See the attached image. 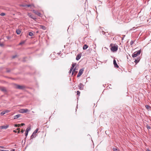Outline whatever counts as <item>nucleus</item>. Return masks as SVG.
I'll use <instances>...</instances> for the list:
<instances>
[{
	"label": "nucleus",
	"instance_id": "1",
	"mask_svg": "<svg viewBox=\"0 0 151 151\" xmlns=\"http://www.w3.org/2000/svg\"><path fill=\"white\" fill-rule=\"evenodd\" d=\"M113 45V44H111L110 45V46L111 47V50L113 52H116L118 50V46L117 45H116L112 46V45Z\"/></svg>",
	"mask_w": 151,
	"mask_h": 151
},
{
	"label": "nucleus",
	"instance_id": "2",
	"mask_svg": "<svg viewBox=\"0 0 151 151\" xmlns=\"http://www.w3.org/2000/svg\"><path fill=\"white\" fill-rule=\"evenodd\" d=\"M141 52L140 50H139L137 52H135L132 54V56L133 58H135L137 57L138 55H139Z\"/></svg>",
	"mask_w": 151,
	"mask_h": 151
},
{
	"label": "nucleus",
	"instance_id": "3",
	"mask_svg": "<svg viewBox=\"0 0 151 151\" xmlns=\"http://www.w3.org/2000/svg\"><path fill=\"white\" fill-rule=\"evenodd\" d=\"M16 88L19 89H23L25 88V87L23 86H20L17 84L15 85Z\"/></svg>",
	"mask_w": 151,
	"mask_h": 151
},
{
	"label": "nucleus",
	"instance_id": "4",
	"mask_svg": "<svg viewBox=\"0 0 151 151\" xmlns=\"http://www.w3.org/2000/svg\"><path fill=\"white\" fill-rule=\"evenodd\" d=\"M84 69L83 68H82L80 70L79 73L77 76V77H78L81 76L83 73Z\"/></svg>",
	"mask_w": 151,
	"mask_h": 151
},
{
	"label": "nucleus",
	"instance_id": "5",
	"mask_svg": "<svg viewBox=\"0 0 151 151\" xmlns=\"http://www.w3.org/2000/svg\"><path fill=\"white\" fill-rule=\"evenodd\" d=\"M0 90L4 93H6L7 92V90L6 88L4 87L0 86Z\"/></svg>",
	"mask_w": 151,
	"mask_h": 151
},
{
	"label": "nucleus",
	"instance_id": "6",
	"mask_svg": "<svg viewBox=\"0 0 151 151\" xmlns=\"http://www.w3.org/2000/svg\"><path fill=\"white\" fill-rule=\"evenodd\" d=\"M38 130V129L37 128L33 133L32 135L31 136V138H32L33 137H34L35 136L36 134L37 133Z\"/></svg>",
	"mask_w": 151,
	"mask_h": 151
},
{
	"label": "nucleus",
	"instance_id": "7",
	"mask_svg": "<svg viewBox=\"0 0 151 151\" xmlns=\"http://www.w3.org/2000/svg\"><path fill=\"white\" fill-rule=\"evenodd\" d=\"M28 111L27 109H22L20 110V112L22 113H26Z\"/></svg>",
	"mask_w": 151,
	"mask_h": 151
},
{
	"label": "nucleus",
	"instance_id": "8",
	"mask_svg": "<svg viewBox=\"0 0 151 151\" xmlns=\"http://www.w3.org/2000/svg\"><path fill=\"white\" fill-rule=\"evenodd\" d=\"M28 15L33 20H35L36 19V18L35 17L33 16L32 14L28 13Z\"/></svg>",
	"mask_w": 151,
	"mask_h": 151
},
{
	"label": "nucleus",
	"instance_id": "9",
	"mask_svg": "<svg viewBox=\"0 0 151 151\" xmlns=\"http://www.w3.org/2000/svg\"><path fill=\"white\" fill-rule=\"evenodd\" d=\"M113 64L115 67L116 68H118L119 67V66L117 64L116 60L115 59H114L113 60Z\"/></svg>",
	"mask_w": 151,
	"mask_h": 151
},
{
	"label": "nucleus",
	"instance_id": "10",
	"mask_svg": "<svg viewBox=\"0 0 151 151\" xmlns=\"http://www.w3.org/2000/svg\"><path fill=\"white\" fill-rule=\"evenodd\" d=\"M30 130V128L29 127L27 128L25 133V136L26 137L27 136L28 132Z\"/></svg>",
	"mask_w": 151,
	"mask_h": 151
},
{
	"label": "nucleus",
	"instance_id": "11",
	"mask_svg": "<svg viewBox=\"0 0 151 151\" xmlns=\"http://www.w3.org/2000/svg\"><path fill=\"white\" fill-rule=\"evenodd\" d=\"M140 58L139 57L137 58V59L134 58V62L136 63H137L139 62Z\"/></svg>",
	"mask_w": 151,
	"mask_h": 151
},
{
	"label": "nucleus",
	"instance_id": "12",
	"mask_svg": "<svg viewBox=\"0 0 151 151\" xmlns=\"http://www.w3.org/2000/svg\"><path fill=\"white\" fill-rule=\"evenodd\" d=\"M81 54H79L76 57V59L77 60H79L80 58H81Z\"/></svg>",
	"mask_w": 151,
	"mask_h": 151
},
{
	"label": "nucleus",
	"instance_id": "13",
	"mask_svg": "<svg viewBox=\"0 0 151 151\" xmlns=\"http://www.w3.org/2000/svg\"><path fill=\"white\" fill-rule=\"evenodd\" d=\"M78 87H79V89L80 90H82L83 89V86L81 83H80L78 85Z\"/></svg>",
	"mask_w": 151,
	"mask_h": 151
},
{
	"label": "nucleus",
	"instance_id": "14",
	"mask_svg": "<svg viewBox=\"0 0 151 151\" xmlns=\"http://www.w3.org/2000/svg\"><path fill=\"white\" fill-rule=\"evenodd\" d=\"M9 127V125H4L0 127V128L1 129H6Z\"/></svg>",
	"mask_w": 151,
	"mask_h": 151
},
{
	"label": "nucleus",
	"instance_id": "15",
	"mask_svg": "<svg viewBox=\"0 0 151 151\" xmlns=\"http://www.w3.org/2000/svg\"><path fill=\"white\" fill-rule=\"evenodd\" d=\"M21 116V114H18L17 115L14 116V119H17V118L20 117Z\"/></svg>",
	"mask_w": 151,
	"mask_h": 151
},
{
	"label": "nucleus",
	"instance_id": "16",
	"mask_svg": "<svg viewBox=\"0 0 151 151\" xmlns=\"http://www.w3.org/2000/svg\"><path fill=\"white\" fill-rule=\"evenodd\" d=\"M76 67H75L72 70V75H73V73H75L76 74L78 72L77 71H76Z\"/></svg>",
	"mask_w": 151,
	"mask_h": 151
},
{
	"label": "nucleus",
	"instance_id": "17",
	"mask_svg": "<svg viewBox=\"0 0 151 151\" xmlns=\"http://www.w3.org/2000/svg\"><path fill=\"white\" fill-rule=\"evenodd\" d=\"M35 14L40 17H41V13L40 12H38V11H36Z\"/></svg>",
	"mask_w": 151,
	"mask_h": 151
},
{
	"label": "nucleus",
	"instance_id": "18",
	"mask_svg": "<svg viewBox=\"0 0 151 151\" xmlns=\"http://www.w3.org/2000/svg\"><path fill=\"white\" fill-rule=\"evenodd\" d=\"M40 28L44 29L45 30L46 29V27L43 26V25H40Z\"/></svg>",
	"mask_w": 151,
	"mask_h": 151
},
{
	"label": "nucleus",
	"instance_id": "19",
	"mask_svg": "<svg viewBox=\"0 0 151 151\" xmlns=\"http://www.w3.org/2000/svg\"><path fill=\"white\" fill-rule=\"evenodd\" d=\"M88 47V45H87L85 44L83 46V50H85Z\"/></svg>",
	"mask_w": 151,
	"mask_h": 151
},
{
	"label": "nucleus",
	"instance_id": "20",
	"mask_svg": "<svg viewBox=\"0 0 151 151\" xmlns=\"http://www.w3.org/2000/svg\"><path fill=\"white\" fill-rule=\"evenodd\" d=\"M16 32L17 34L19 35L21 33V31L19 29H17L16 31Z\"/></svg>",
	"mask_w": 151,
	"mask_h": 151
},
{
	"label": "nucleus",
	"instance_id": "21",
	"mask_svg": "<svg viewBox=\"0 0 151 151\" xmlns=\"http://www.w3.org/2000/svg\"><path fill=\"white\" fill-rule=\"evenodd\" d=\"M25 43V41H22V42H20L19 44V45H22L24 44Z\"/></svg>",
	"mask_w": 151,
	"mask_h": 151
},
{
	"label": "nucleus",
	"instance_id": "22",
	"mask_svg": "<svg viewBox=\"0 0 151 151\" xmlns=\"http://www.w3.org/2000/svg\"><path fill=\"white\" fill-rule=\"evenodd\" d=\"M32 6H33L34 7V5L32 4H27L26 5V6H27L28 7H29Z\"/></svg>",
	"mask_w": 151,
	"mask_h": 151
},
{
	"label": "nucleus",
	"instance_id": "23",
	"mask_svg": "<svg viewBox=\"0 0 151 151\" xmlns=\"http://www.w3.org/2000/svg\"><path fill=\"white\" fill-rule=\"evenodd\" d=\"M145 106V107L147 109H150V106L148 105H146Z\"/></svg>",
	"mask_w": 151,
	"mask_h": 151
},
{
	"label": "nucleus",
	"instance_id": "24",
	"mask_svg": "<svg viewBox=\"0 0 151 151\" xmlns=\"http://www.w3.org/2000/svg\"><path fill=\"white\" fill-rule=\"evenodd\" d=\"M6 112L5 111H2L1 113V116L3 115L4 114H5Z\"/></svg>",
	"mask_w": 151,
	"mask_h": 151
},
{
	"label": "nucleus",
	"instance_id": "25",
	"mask_svg": "<svg viewBox=\"0 0 151 151\" xmlns=\"http://www.w3.org/2000/svg\"><path fill=\"white\" fill-rule=\"evenodd\" d=\"M33 33H32V32H29V35L30 36H32L33 35Z\"/></svg>",
	"mask_w": 151,
	"mask_h": 151
},
{
	"label": "nucleus",
	"instance_id": "26",
	"mask_svg": "<svg viewBox=\"0 0 151 151\" xmlns=\"http://www.w3.org/2000/svg\"><path fill=\"white\" fill-rule=\"evenodd\" d=\"M20 124H15L14 125V126L15 127H20Z\"/></svg>",
	"mask_w": 151,
	"mask_h": 151
},
{
	"label": "nucleus",
	"instance_id": "27",
	"mask_svg": "<svg viewBox=\"0 0 151 151\" xmlns=\"http://www.w3.org/2000/svg\"><path fill=\"white\" fill-rule=\"evenodd\" d=\"M5 15V14L4 13H1L0 14L1 16H4Z\"/></svg>",
	"mask_w": 151,
	"mask_h": 151
},
{
	"label": "nucleus",
	"instance_id": "28",
	"mask_svg": "<svg viewBox=\"0 0 151 151\" xmlns=\"http://www.w3.org/2000/svg\"><path fill=\"white\" fill-rule=\"evenodd\" d=\"M113 150L114 151H118V149L116 148H114Z\"/></svg>",
	"mask_w": 151,
	"mask_h": 151
},
{
	"label": "nucleus",
	"instance_id": "29",
	"mask_svg": "<svg viewBox=\"0 0 151 151\" xmlns=\"http://www.w3.org/2000/svg\"><path fill=\"white\" fill-rule=\"evenodd\" d=\"M77 95L79 96L80 94V92L79 91H78L77 92Z\"/></svg>",
	"mask_w": 151,
	"mask_h": 151
},
{
	"label": "nucleus",
	"instance_id": "30",
	"mask_svg": "<svg viewBox=\"0 0 151 151\" xmlns=\"http://www.w3.org/2000/svg\"><path fill=\"white\" fill-rule=\"evenodd\" d=\"M134 43V41L132 40L130 42V45H132L133 43Z\"/></svg>",
	"mask_w": 151,
	"mask_h": 151
},
{
	"label": "nucleus",
	"instance_id": "31",
	"mask_svg": "<svg viewBox=\"0 0 151 151\" xmlns=\"http://www.w3.org/2000/svg\"><path fill=\"white\" fill-rule=\"evenodd\" d=\"M4 46V45L2 43H0V46L3 47Z\"/></svg>",
	"mask_w": 151,
	"mask_h": 151
},
{
	"label": "nucleus",
	"instance_id": "32",
	"mask_svg": "<svg viewBox=\"0 0 151 151\" xmlns=\"http://www.w3.org/2000/svg\"><path fill=\"white\" fill-rule=\"evenodd\" d=\"M147 127L148 129H150V127L149 126L147 125Z\"/></svg>",
	"mask_w": 151,
	"mask_h": 151
},
{
	"label": "nucleus",
	"instance_id": "33",
	"mask_svg": "<svg viewBox=\"0 0 151 151\" xmlns=\"http://www.w3.org/2000/svg\"><path fill=\"white\" fill-rule=\"evenodd\" d=\"M75 64H75H75H72V66L73 67H74H74H75Z\"/></svg>",
	"mask_w": 151,
	"mask_h": 151
},
{
	"label": "nucleus",
	"instance_id": "34",
	"mask_svg": "<svg viewBox=\"0 0 151 151\" xmlns=\"http://www.w3.org/2000/svg\"><path fill=\"white\" fill-rule=\"evenodd\" d=\"M0 151H9L8 150H5L0 149Z\"/></svg>",
	"mask_w": 151,
	"mask_h": 151
},
{
	"label": "nucleus",
	"instance_id": "35",
	"mask_svg": "<svg viewBox=\"0 0 151 151\" xmlns=\"http://www.w3.org/2000/svg\"><path fill=\"white\" fill-rule=\"evenodd\" d=\"M24 130H23V129H22L21 131V132L22 133H23L24 132Z\"/></svg>",
	"mask_w": 151,
	"mask_h": 151
},
{
	"label": "nucleus",
	"instance_id": "36",
	"mask_svg": "<svg viewBox=\"0 0 151 151\" xmlns=\"http://www.w3.org/2000/svg\"><path fill=\"white\" fill-rule=\"evenodd\" d=\"M33 12L34 13H35L37 11H35V10H33Z\"/></svg>",
	"mask_w": 151,
	"mask_h": 151
},
{
	"label": "nucleus",
	"instance_id": "37",
	"mask_svg": "<svg viewBox=\"0 0 151 151\" xmlns=\"http://www.w3.org/2000/svg\"><path fill=\"white\" fill-rule=\"evenodd\" d=\"M72 70H71V69L70 70H69V73H70L72 71Z\"/></svg>",
	"mask_w": 151,
	"mask_h": 151
},
{
	"label": "nucleus",
	"instance_id": "38",
	"mask_svg": "<svg viewBox=\"0 0 151 151\" xmlns=\"http://www.w3.org/2000/svg\"><path fill=\"white\" fill-rule=\"evenodd\" d=\"M17 55H14V56H13L12 57V58H15L16 57Z\"/></svg>",
	"mask_w": 151,
	"mask_h": 151
},
{
	"label": "nucleus",
	"instance_id": "39",
	"mask_svg": "<svg viewBox=\"0 0 151 151\" xmlns=\"http://www.w3.org/2000/svg\"><path fill=\"white\" fill-rule=\"evenodd\" d=\"M73 68H74V67H73L72 66L71 67V68L70 69H71V70H73Z\"/></svg>",
	"mask_w": 151,
	"mask_h": 151
},
{
	"label": "nucleus",
	"instance_id": "40",
	"mask_svg": "<svg viewBox=\"0 0 151 151\" xmlns=\"http://www.w3.org/2000/svg\"><path fill=\"white\" fill-rule=\"evenodd\" d=\"M0 147L1 148H5L4 147L2 146H0Z\"/></svg>",
	"mask_w": 151,
	"mask_h": 151
},
{
	"label": "nucleus",
	"instance_id": "41",
	"mask_svg": "<svg viewBox=\"0 0 151 151\" xmlns=\"http://www.w3.org/2000/svg\"><path fill=\"white\" fill-rule=\"evenodd\" d=\"M25 125L24 124V123H22L21 124V126H23Z\"/></svg>",
	"mask_w": 151,
	"mask_h": 151
},
{
	"label": "nucleus",
	"instance_id": "42",
	"mask_svg": "<svg viewBox=\"0 0 151 151\" xmlns=\"http://www.w3.org/2000/svg\"><path fill=\"white\" fill-rule=\"evenodd\" d=\"M10 151H15V150L13 149L11 150Z\"/></svg>",
	"mask_w": 151,
	"mask_h": 151
},
{
	"label": "nucleus",
	"instance_id": "43",
	"mask_svg": "<svg viewBox=\"0 0 151 151\" xmlns=\"http://www.w3.org/2000/svg\"><path fill=\"white\" fill-rule=\"evenodd\" d=\"M20 130H18V133H20Z\"/></svg>",
	"mask_w": 151,
	"mask_h": 151
},
{
	"label": "nucleus",
	"instance_id": "44",
	"mask_svg": "<svg viewBox=\"0 0 151 151\" xmlns=\"http://www.w3.org/2000/svg\"><path fill=\"white\" fill-rule=\"evenodd\" d=\"M13 132H15V133L17 132V131H15V130H14V131H13Z\"/></svg>",
	"mask_w": 151,
	"mask_h": 151
},
{
	"label": "nucleus",
	"instance_id": "45",
	"mask_svg": "<svg viewBox=\"0 0 151 151\" xmlns=\"http://www.w3.org/2000/svg\"><path fill=\"white\" fill-rule=\"evenodd\" d=\"M8 112V110L6 111H5V112Z\"/></svg>",
	"mask_w": 151,
	"mask_h": 151
},
{
	"label": "nucleus",
	"instance_id": "46",
	"mask_svg": "<svg viewBox=\"0 0 151 151\" xmlns=\"http://www.w3.org/2000/svg\"><path fill=\"white\" fill-rule=\"evenodd\" d=\"M147 151H150V150L148 149H147Z\"/></svg>",
	"mask_w": 151,
	"mask_h": 151
},
{
	"label": "nucleus",
	"instance_id": "47",
	"mask_svg": "<svg viewBox=\"0 0 151 151\" xmlns=\"http://www.w3.org/2000/svg\"><path fill=\"white\" fill-rule=\"evenodd\" d=\"M19 129H19V128H18V129H17V130H19Z\"/></svg>",
	"mask_w": 151,
	"mask_h": 151
}]
</instances>
